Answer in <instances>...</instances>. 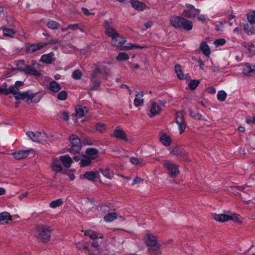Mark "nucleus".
<instances>
[{"label": "nucleus", "instance_id": "obj_1", "mask_svg": "<svg viewBox=\"0 0 255 255\" xmlns=\"http://www.w3.org/2000/svg\"><path fill=\"white\" fill-rule=\"evenodd\" d=\"M144 241L148 247V252L149 255H160L161 245L158 243L155 236L147 234L144 238Z\"/></svg>", "mask_w": 255, "mask_h": 255}, {"label": "nucleus", "instance_id": "obj_2", "mask_svg": "<svg viewBox=\"0 0 255 255\" xmlns=\"http://www.w3.org/2000/svg\"><path fill=\"white\" fill-rule=\"evenodd\" d=\"M126 39L121 36L119 34L118 35L112 38L111 44L112 45L116 46L120 50H128L133 48H142L140 46L129 44V45L125 46L124 44L126 42Z\"/></svg>", "mask_w": 255, "mask_h": 255}, {"label": "nucleus", "instance_id": "obj_3", "mask_svg": "<svg viewBox=\"0 0 255 255\" xmlns=\"http://www.w3.org/2000/svg\"><path fill=\"white\" fill-rule=\"evenodd\" d=\"M52 230L48 226L45 225H39L37 227L36 237L44 243L49 242Z\"/></svg>", "mask_w": 255, "mask_h": 255}, {"label": "nucleus", "instance_id": "obj_4", "mask_svg": "<svg viewBox=\"0 0 255 255\" xmlns=\"http://www.w3.org/2000/svg\"><path fill=\"white\" fill-rule=\"evenodd\" d=\"M69 141L71 144L69 151L72 154L78 153L82 147V143L78 136L72 134L69 136Z\"/></svg>", "mask_w": 255, "mask_h": 255}, {"label": "nucleus", "instance_id": "obj_5", "mask_svg": "<svg viewBox=\"0 0 255 255\" xmlns=\"http://www.w3.org/2000/svg\"><path fill=\"white\" fill-rule=\"evenodd\" d=\"M102 74V70L99 67L96 66L91 75V82L92 83V86L90 88V91L98 90L101 85V75Z\"/></svg>", "mask_w": 255, "mask_h": 255}, {"label": "nucleus", "instance_id": "obj_6", "mask_svg": "<svg viewBox=\"0 0 255 255\" xmlns=\"http://www.w3.org/2000/svg\"><path fill=\"white\" fill-rule=\"evenodd\" d=\"M17 65L19 66L20 71L26 74L35 77H39L41 75V73L35 68L30 65L25 64L23 60L19 61Z\"/></svg>", "mask_w": 255, "mask_h": 255}, {"label": "nucleus", "instance_id": "obj_7", "mask_svg": "<svg viewBox=\"0 0 255 255\" xmlns=\"http://www.w3.org/2000/svg\"><path fill=\"white\" fill-rule=\"evenodd\" d=\"M26 135L33 141L37 142H45L48 136L45 132L27 131Z\"/></svg>", "mask_w": 255, "mask_h": 255}, {"label": "nucleus", "instance_id": "obj_8", "mask_svg": "<svg viewBox=\"0 0 255 255\" xmlns=\"http://www.w3.org/2000/svg\"><path fill=\"white\" fill-rule=\"evenodd\" d=\"M23 85L24 83L23 82L17 81L15 82L14 85L10 86L9 88H4V89H0V91L2 92L3 94L5 95H7L10 94H11L13 95H16V94L19 92V87L22 86Z\"/></svg>", "mask_w": 255, "mask_h": 255}, {"label": "nucleus", "instance_id": "obj_9", "mask_svg": "<svg viewBox=\"0 0 255 255\" xmlns=\"http://www.w3.org/2000/svg\"><path fill=\"white\" fill-rule=\"evenodd\" d=\"M47 45V43H26L25 45V52L26 53H34Z\"/></svg>", "mask_w": 255, "mask_h": 255}, {"label": "nucleus", "instance_id": "obj_10", "mask_svg": "<svg viewBox=\"0 0 255 255\" xmlns=\"http://www.w3.org/2000/svg\"><path fill=\"white\" fill-rule=\"evenodd\" d=\"M176 123L179 127L180 134H181L185 130L186 127V124L184 118L183 112L181 111L176 112Z\"/></svg>", "mask_w": 255, "mask_h": 255}, {"label": "nucleus", "instance_id": "obj_11", "mask_svg": "<svg viewBox=\"0 0 255 255\" xmlns=\"http://www.w3.org/2000/svg\"><path fill=\"white\" fill-rule=\"evenodd\" d=\"M163 165L170 172L171 176H175L179 174V171L178 169V165L172 162L165 160L163 162Z\"/></svg>", "mask_w": 255, "mask_h": 255}, {"label": "nucleus", "instance_id": "obj_12", "mask_svg": "<svg viewBox=\"0 0 255 255\" xmlns=\"http://www.w3.org/2000/svg\"><path fill=\"white\" fill-rule=\"evenodd\" d=\"M35 94L30 93L29 91H27L23 93L18 92L16 95H13L16 100H22L23 101L27 102L30 100L33 99L35 96Z\"/></svg>", "mask_w": 255, "mask_h": 255}, {"label": "nucleus", "instance_id": "obj_13", "mask_svg": "<svg viewBox=\"0 0 255 255\" xmlns=\"http://www.w3.org/2000/svg\"><path fill=\"white\" fill-rule=\"evenodd\" d=\"M104 28H105L106 34L112 38L115 36L116 35H118V32L112 26L111 24L108 21H105L104 24Z\"/></svg>", "mask_w": 255, "mask_h": 255}, {"label": "nucleus", "instance_id": "obj_14", "mask_svg": "<svg viewBox=\"0 0 255 255\" xmlns=\"http://www.w3.org/2000/svg\"><path fill=\"white\" fill-rule=\"evenodd\" d=\"M86 179L90 181H94L96 178L100 177L99 172L97 170L87 171L84 174L80 176V177Z\"/></svg>", "mask_w": 255, "mask_h": 255}, {"label": "nucleus", "instance_id": "obj_15", "mask_svg": "<svg viewBox=\"0 0 255 255\" xmlns=\"http://www.w3.org/2000/svg\"><path fill=\"white\" fill-rule=\"evenodd\" d=\"M113 136L126 141L128 140L125 131L119 127H117L114 130Z\"/></svg>", "mask_w": 255, "mask_h": 255}, {"label": "nucleus", "instance_id": "obj_16", "mask_svg": "<svg viewBox=\"0 0 255 255\" xmlns=\"http://www.w3.org/2000/svg\"><path fill=\"white\" fill-rule=\"evenodd\" d=\"M150 102L151 107L150 109V114L149 115V116L150 118H152L155 116L158 115L160 113L161 111V108L158 106V105L155 102L151 101Z\"/></svg>", "mask_w": 255, "mask_h": 255}, {"label": "nucleus", "instance_id": "obj_17", "mask_svg": "<svg viewBox=\"0 0 255 255\" xmlns=\"http://www.w3.org/2000/svg\"><path fill=\"white\" fill-rule=\"evenodd\" d=\"M29 150H19L14 152L12 154L15 159L21 160L26 158L29 154Z\"/></svg>", "mask_w": 255, "mask_h": 255}, {"label": "nucleus", "instance_id": "obj_18", "mask_svg": "<svg viewBox=\"0 0 255 255\" xmlns=\"http://www.w3.org/2000/svg\"><path fill=\"white\" fill-rule=\"evenodd\" d=\"M182 20H183V17L174 15L170 17V23L174 28L179 29Z\"/></svg>", "mask_w": 255, "mask_h": 255}, {"label": "nucleus", "instance_id": "obj_19", "mask_svg": "<svg viewBox=\"0 0 255 255\" xmlns=\"http://www.w3.org/2000/svg\"><path fill=\"white\" fill-rule=\"evenodd\" d=\"M128 1L130 2L132 7L137 10L142 11L146 7L144 3L140 2L138 0H129Z\"/></svg>", "mask_w": 255, "mask_h": 255}, {"label": "nucleus", "instance_id": "obj_20", "mask_svg": "<svg viewBox=\"0 0 255 255\" xmlns=\"http://www.w3.org/2000/svg\"><path fill=\"white\" fill-rule=\"evenodd\" d=\"M192 28L193 22L183 17V20H182L179 29H183L185 31H190L192 30Z\"/></svg>", "mask_w": 255, "mask_h": 255}, {"label": "nucleus", "instance_id": "obj_21", "mask_svg": "<svg viewBox=\"0 0 255 255\" xmlns=\"http://www.w3.org/2000/svg\"><path fill=\"white\" fill-rule=\"evenodd\" d=\"M54 54L52 52L47 54H44L41 56L40 61L43 63L51 64L54 61Z\"/></svg>", "mask_w": 255, "mask_h": 255}, {"label": "nucleus", "instance_id": "obj_22", "mask_svg": "<svg viewBox=\"0 0 255 255\" xmlns=\"http://www.w3.org/2000/svg\"><path fill=\"white\" fill-rule=\"evenodd\" d=\"M243 27L245 31L248 34H253L255 33V24L249 22L248 23L244 24Z\"/></svg>", "mask_w": 255, "mask_h": 255}, {"label": "nucleus", "instance_id": "obj_23", "mask_svg": "<svg viewBox=\"0 0 255 255\" xmlns=\"http://www.w3.org/2000/svg\"><path fill=\"white\" fill-rule=\"evenodd\" d=\"M60 159L63 166L66 168H68L71 166L72 160L71 158L68 155L60 156Z\"/></svg>", "mask_w": 255, "mask_h": 255}, {"label": "nucleus", "instance_id": "obj_24", "mask_svg": "<svg viewBox=\"0 0 255 255\" xmlns=\"http://www.w3.org/2000/svg\"><path fill=\"white\" fill-rule=\"evenodd\" d=\"M143 93L142 92H138L136 95L134 100V105L135 107H138L143 105L144 100L142 98Z\"/></svg>", "mask_w": 255, "mask_h": 255}, {"label": "nucleus", "instance_id": "obj_25", "mask_svg": "<svg viewBox=\"0 0 255 255\" xmlns=\"http://www.w3.org/2000/svg\"><path fill=\"white\" fill-rule=\"evenodd\" d=\"M61 89L60 85L55 81H52L50 82L48 89L51 92L57 93Z\"/></svg>", "mask_w": 255, "mask_h": 255}, {"label": "nucleus", "instance_id": "obj_26", "mask_svg": "<svg viewBox=\"0 0 255 255\" xmlns=\"http://www.w3.org/2000/svg\"><path fill=\"white\" fill-rule=\"evenodd\" d=\"M214 219L216 221L220 222H224L232 219L230 215L224 214H215L214 216Z\"/></svg>", "mask_w": 255, "mask_h": 255}, {"label": "nucleus", "instance_id": "obj_27", "mask_svg": "<svg viewBox=\"0 0 255 255\" xmlns=\"http://www.w3.org/2000/svg\"><path fill=\"white\" fill-rule=\"evenodd\" d=\"M60 159H54L52 163V169L56 172H60L62 169Z\"/></svg>", "mask_w": 255, "mask_h": 255}, {"label": "nucleus", "instance_id": "obj_28", "mask_svg": "<svg viewBox=\"0 0 255 255\" xmlns=\"http://www.w3.org/2000/svg\"><path fill=\"white\" fill-rule=\"evenodd\" d=\"M88 157H89L91 159H94L96 157L99 151L95 148H88L85 151Z\"/></svg>", "mask_w": 255, "mask_h": 255}, {"label": "nucleus", "instance_id": "obj_29", "mask_svg": "<svg viewBox=\"0 0 255 255\" xmlns=\"http://www.w3.org/2000/svg\"><path fill=\"white\" fill-rule=\"evenodd\" d=\"M11 220V216L8 212H3L0 213V224H3V222L8 223V221Z\"/></svg>", "mask_w": 255, "mask_h": 255}, {"label": "nucleus", "instance_id": "obj_30", "mask_svg": "<svg viewBox=\"0 0 255 255\" xmlns=\"http://www.w3.org/2000/svg\"><path fill=\"white\" fill-rule=\"evenodd\" d=\"M199 48L205 56H208L210 55L211 52L210 49L206 42H202L200 43Z\"/></svg>", "mask_w": 255, "mask_h": 255}, {"label": "nucleus", "instance_id": "obj_31", "mask_svg": "<svg viewBox=\"0 0 255 255\" xmlns=\"http://www.w3.org/2000/svg\"><path fill=\"white\" fill-rule=\"evenodd\" d=\"M76 116L78 118L82 117L88 111L85 107L78 106L75 109Z\"/></svg>", "mask_w": 255, "mask_h": 255}, {"label": "nucleus", "instance_id": "obj_32", "mask_svg": "<svg viewBox=\"0 0 255 255\" xmlns=\"http://www.w3.org/2000/svg\"><path fill=\"white\" fill-rule=\"evenodd\" d=\"M1 29L3 32V35L5 37H13L15 34V31L13 29L2 27Z\"/></svg>", "mask_w": 255, "mask_h": 255}, {"label": "nucleus", "instance_id": "obj_33", "mask_svg": "<svg viewBox=\"0 0 255 255\" xmlns=\"http://www.w3.org/2000/svg\"><path fill=\"white\" fill-rule=\"evenodd\" d=\"M160 141L165 146H169L170 145L171 139L169 136L166 134H162L160 137Z\"/></svg>", "mask_w": 255, "mask_h": 255}, {"label": "nucleus", "instance_id": "obj_34", "mask_svg": "<svg viewBox=\"0 0 255 255\" xmlns=\"http://www.w3.org/2000/svg\"><path fill=\"white\" fill-rule=\"evenodd\" d=\"M118 215L115 212L109 213L107 214L104 218L105 221L111 222L117 218Z\"/></svg>", "mask_w": 255, "mask_h": 255}, {"label": "nucleus", "instance_id": "obj_35", "mask_svg": "<svg viewBox=\"0 0 255 255\" xmlns=\"http://www.w3.org/2000/svg\"><path fill=\"white\" fill-rule=\"evenodd\" d=\"M175 71L177 74V77L180 80H183L185 78L183 71L181 68V66L179 64H176L174 66Z\"/></svg>", "mask_w": 255, "mask_h": 255}, {"label": "nucleus", "instance_id": "obj_36", "mask_svg": "<svg viewBox=\"0 0 255 255\" xmlns=\"http://www.w3.org/2000/svg\"><path fill=\"white\" fill-rule=\"evenodd\" d=\"M182 15L188 18H195L196 16V14L194 12V10L187 9L183 11Z\"/></svg>", "mask_w": 255, "mask_h": 255}, {"label": "nucleus", "instance_id": "obj_37", "mask_svg": "<svg viewBox=\"0 0 255 255\" xmlns=\"http://www.w3.org/2000/svg\"><path fill=\"white\" fill-rule=\"evenodd\" d=\"M92 159L89 157L85 156L83 159H81L80 164L81 167H85L90 165L91 163Z\"/></svg>", "mask_w": 255, "mask_h": 255}, {"label": "nucleus", "instance_id": "obj_38", "mask_svg": "<svg viewBox=\"0 0 255 255\" xmlns=\"http://www.w3.org/2000/svg\"><path fill=\"white\" fill-rule=\"evenodd\" d=\"M63 203V201L62 199H57L53 201L49 204V206L52 208H55L56 207L61 206Z\"/></svg>", "mask_w": 255, "mask_h": 255}, {"label": "nucleus", "instance_id": "obj_39", "mask_svg": "<svg viewBox=\"0 0 255 255\" xmlns=\"http://www.w3.org/2000/svg\"><path fill=\"white\" fill-rule=\"evenodd\" d=\"M94 128L96 130L100 132H103L106 130V125L104 124L97 123L94 126Z\"/></svg>", "mask_w": 255, "mask_h": 255}, {"label": "nucleus", "instance_id": "obj_40", "mask_svg": "<svg viewBox=\"0 0 255 255\" xmlns=\"http://www.w3.org/2000/svg\"><path fill=\"white\" fill-rule=\"evenodd\" d=\"M47 26L51 29H57L59 27L60 24L55 21L50 20L48 22Z\"/></svg>", "mask_w": 255, "mask_h": 255}, {"label": "nucleus", "instance_id": "obj_41", "mask_svg": "<svg viewBox=\"0 0 255 255\" xmlns=\"http://www.w3.org/2000/svg\"><path fill=\"white\" fill-rule=\"evenodd\" d=\"M129 59V56L126 53L121 52L116 57V60L118 61L127 60Z\"/></svg>", "mask_w": 255, "mask_h": 255}, {"label": "nucleus", "instance_id": "obj_42", "mask_svg": "<svg viewBox=\"0 0 255 255\" xmlns=\"http://www.w3.org/2000/svg\"><path fill=\"white\" fill-rule=\"evenodd\" d=\"M200 80H192L188 84L189 88L190 90H194L199 85Z\"/></svg>", "mask_w": 255, "mask_h": 255}, {"label": "nucleus", "instance_id": "obj_43", "mask_svg": "<svg viewBox=\"0 0 255 255\" xmlns=\"http://www.w3.org/2000/svg\"><path fill=\"white\" fill-rule=\"evenodd\" d=\"M247 18L249 22L255 24V11H252L250 13H248Z\"/></svg>", "mask_w": 255, "mask_h": 255}, {"label": "nucleus", "instance_id": "obj_44", "mask_svg": "<svg viewBox=\"0 0 255 255\" xmlns=\"http://www.w3.org/2000/svg\"><path fill=\"white\" fill-rule=\"evenodd\" d=\"M227 93L224 91H220L218 92L217 97L219 101L223 102L227 97Z\"/></svg>", "mask_w": 255, "mask_h": 255}, {"label": "nucleus", "instance_id": "obj_45", "mask_svg": "<svg viewBox=\"0 0 255 255\" xmlns=\"http://www.w3.org/2000/svg\"><path fill=\"white\" fill-rule=\"evenodd\" d=\"M82 76L81 71L79 70H76L72 73V77L75 80H80Z\"/></svg>", "mask_w": 255, "mask_h": 255}, {"label": "nucleus", "instance_id": "obj_46", "mask_svg": "<svg viewBox=\"0 0 255 255\" xmlns=\"http://www.w3.org/2000/svg\"><path fill=\"white\" fill-rule=\"evenodd\" d=\"M190 115L194 119L200 120L202 119V115L199 112H194L191 109H189Z\"/></svg>", "mask_w": 255, "mask_h": 255}, {"label": "nucleus", "instance_id": "obj_47", "mask_svg": "<svg viewBox=\"0 0 255 255\" xmlns=\"http://www.w3.org/2000/svg\"><path fill=\"white\" fill-rule=\"evenodd\" d=\"M85 235L89 236L91 239L95 240L98 238V236L96 234L91 230H86L84 233Z\"/></svg>", "mask_w": 255, "mask_h": 255}, {"label": "nucleus", "instance_id": "obj_48", "mask_svg": "<svg viewBox=\"0 0 255 255\" xmlns=\"http://www.w3.org/2000/svg\"><path fill=\"white\" fill-rule=\"evenodd\" d=\"M103 175L107 178L111 179L112 178V172L110 171V169L108 168H106L105 170H103L100 169V170Z\"/></svg>", "mask_w": 255, "mask_h": 255}, {"label": "nucleus", "instance_id": "obj_49", "mask_svg": "<svg viewBox=\"0 0 255 255\" xmlns=\"http://www.w3.org/2000/svg\"><path fill=\"white\" fill-rule=\"evenodd\" d=\"M57 97L59 100H65L67 98V93L65 91H62L58 94Z\"/></svg>", "mask_w": 255, "mask_h": 255}, {"label": "nucleus", "instance_id": "obj_50", "mask_svg": "<svg viewBox=\"0 0 255 255\" xmlns=\"http://www.w3.org/2000/svg\"><path fill=\"white\" fill-rule=\"evenodd\" d=\"M226 43V40L224 38H219L214 41V44L217 46H221L224 45Z\"/></svg>", "mask_w": 255, "mask_h": 255}, {"label": "nucleus", "instance_id": "obj_51", "mask_svg": "<svg viewBox=\"0 0 255 255\" xmlns=\"http://www.w3.org/2000/svg\"><path fill=\"white\" fill-rule=\"evenodd\" d=\"M181 148L179 146H176L173 148V149L170 152L171 154H172L174 155L178 156L179 154L180 153V151Z\"/></svg>", "mask_w": 255, "mask_h": 255}, {"label": "nucleus", "instance_id": "obj_52", "mask_svg": "<svg viewBox=\"0 0 255 255\" xmlns=\"http://www.w3.org/2000/svg\"><path fill=\"white\" fill-rule=\"evenodd\" d=\"M177 157L182 158V159L186 160L187 159V153L185 151L181 149L180 153Z\"/></svg>", "mask_w": 255, "mask_h": 255}, {"label": "nucleus", "instance_id": "obj_53", "mask_svg": "<svg viewBox=\"0 0 255 255\" xmlns=\"http://www.w3.org/2000/svg\"><path fill=\"white\" fill-rule=\"evenodd\" d=\"M246 123L249 124H255V115L253 117H249L246 119Z\"/></svg>", "mask_w": 255, "mask_h": 255}, {"label": "nucleus", "instance_id": "obj_54", "mask_svg": "<svg viewBox=\"0 0 255 255\" xmlns=\"http://www.w3.org/2000/svg\"><path fill=\"white\" fill-rule=\"evenodd\" d=\"M76 247L79 250L87 249V247L84 244H83L82 243H77L76 244Z\"/></svg>", "mask_w": 255, "mask_h": 255}, {"label": "nucleus", "instance_id": "obj_55", "mask_svg": "<svg viewBox=\"0 0 255 255\" xmlns=\"http://www.w3.org/2000/svg\"><path fill=\"white\" fill-rule=\"evenodd\" d=\"M143 181V180L139 177H136L133 180L131 184L132 185H134L136 184H138Z\"/></svg>", "mask_w": 255, "mask_h": 255}, {"label": "nucleus", "instance_id": "obj_56", "mask_svg": "<svg viewBox=\"0 0 255 255\" xmlns=\"http://www.w3.org/2000/svg\"><path fill=\"white\" fill-rule=\"evenodd\" d=\"M253 48H254L253 44L249 45L248 50L250 54L254 55H255V49H253Z\"/></svg>", "mask_w": 255, "mask_h": 255}, {"label": "nucleus", "instance_id": "obj_57", "mask_svg": "<svg viewBox=\"0 0 255 255\" xmlns=\"http://www.w3.org/2000/svg\"><path fill=\"white\" fill-rule=\"evenodd\" d=\"M79 28V25L78 24H74L69 25L67 29H70L72 30L78 29Z\"/></svg>", "mask_w": 255, "mask_h": 255}, {"label": "nucleus", "instance_id": "obj_58", "mask_svg": "<svg viewBox=\"0 0 255 255\" xmlns=\"http://www.w3.org/2000/svg\"><path fill=\"white\" fill-rule=\"evenodd\" d=\"M82 11L86 15H90L91 14H94V13H91V12H89V10L85 7H82Z\"/></svg>", "mask_w": 255, "mask_h": 255}, {"label": "nucleus", "instance_id": "obj_59", "mask_svg": "<svg viewBox=\"0 0 255 255\" xmlns=\"http://www.w3.org/2000/svg\"><path fill=\"white\" fill-rule=\"evenodd\" d=\"M130 161L134 165H137L139 163L138 159L135 157L130 158Z\"/></svg>", "mask_w": 255, "mask_h": 255}, {"label": "nucleus", "instance_id": "obj_60", "mask_svg": "<svg viewBox=\"0 0 255 255\" xmlns=\"http://www.w3.org/2000/svg\"><path fill=\"white\" fill-rule=\"evenodd\" d=\"M207 91L211 94H214L216 93V89L213 87H209L207 89Z\"/></svg>", "mask_w": 255, "mask_h": 255}, {"label": "nucleus", "instance_id": "obj_61", "mask_svg": "<svg viewBox=\"0 0 255 255\" xmlns=\"http://www.w3.org/2000/svg\"><path fill=\"white\" fill-rule=\"evenodd\" d=\"M62 117L63 119L65 121H67L69 119L68 114L66 112H63L62 113Z\"/></svg>", "mask_w": 255, "mask_h": 255}, {"label": "nucleus", "instance_id": "obj_62", "mask_svg": "<svg viewBox=\"0 0 255 255\" xmlns=\"http://www.w3.org/2000/svg\"><path fill=\"white\" fill-rule=\"evenodd\" d=\"M223 28V25L222 23L220 22V23H219V25H218V24L216 25L215 29L217 31H220V30H222Z\"/></svg>", "mask_w": 255, "mask_h": 255}, {"label": "nucleus", "instance_id": "obj_63", "mask_svg": "<svg viewBox=\"0 0 255 255\" xmlns=\"http://www.w3.org/2000/svg\"><path fill=\"white\" fill-rule=\"evenodd\" d=\"M198 65H199L200 68L201 69H203L205 66L204 62L202 60H201V59H199L198 61Z\"/></svg>", "mask_w": 255, "mask_h": 255}, {"label": "nucleus", "instance_id": "obj_64", "mask_svg": "<svg viewBox=\"0 0 255 255\" xmlns=\"http://www.w3.org/2000/svg\"><path fill=\"white\" fill-rule=\"evenodd\" d=\"M152 24H153V23L152 21H149L146 22L144 24V26H145L146 29H147V28L150 27L152 25Z\"/></svg>", "mask_w": 255, "mask_h": 255}]
</instances>
